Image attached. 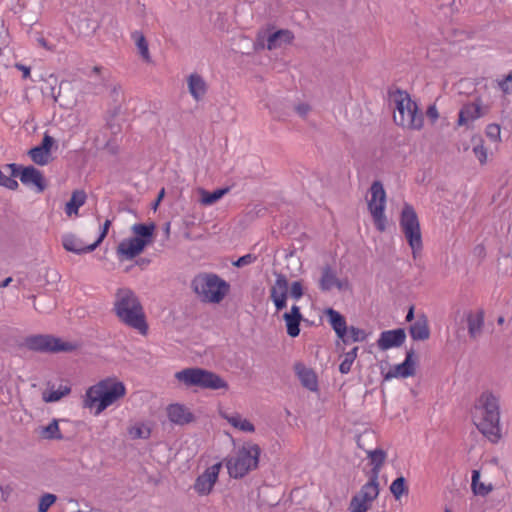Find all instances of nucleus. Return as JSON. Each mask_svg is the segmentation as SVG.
Here are the masks:
<instances>
[{
    "label": "nucleus",
    "instance_id": "f257e3e1",
    "mask_svg": "<svg viewBox=\"0 0 512 512\" xmlns=\"http://www.w3.org/2000/svg\"><path fill=\"white\" fill-rule=\"evenodd\" d=\"M500 395L492 390H484L475 401L474 418L479 431L491 442L500 440Z\"/></svg>",
    "mask_w": 512,
    "mask_h": 512
},
{
    "label": "nucleus",
    "instance_id": "f03ea898",
    "mask_svg": "<svg viewBox=\"0 0 512 512\" xmlns=\"http://www.w3.org/2000/svg\"><path fill=\"white\" fill-rule=\"evenodd\" d=\"M125 395L124 383L116 377H107L87 389L84 404L87 408H95V415H100Z\"/></svg>",
    "mask_w": 512,
    "mask_h": 512
},
{
    "label": "nucleus",
    "instance_id": "7ed1b4c3",
    "mask_svg": "<svg viewBox=\"0 0 512 512\" xmlns=\"http://www.w3.org/2000/svg\"><path fill=\"white\" fill-rule=\"evenodd\" d=\"M114 310L118 318L127 326L145 335L148 325L143 307L136 294L128 288H120L115 295Z\"/></svg>",
    "mask_w": 512,
    "mask_h": 512
},
{
    "label": "nucleus",
    "instance_id": "20e7f679",
    "mask_svg": "<svg viewBox=\"0 0 512 512\" xmlns=\"http://www.w3.org/2000/svg\"><path fill=\"white\" fill-rule=\"evenodd\" d=\"M390 101L394 109L393 119L398 126L410 130L423 127V114L407 92L397 90L391 94Z\"/></svg>",
    "mask_w": 512,
    "mask_h": 512
},
{
    "label": "nucleus",
    "instance_id": "39448f33",
    "mask_svg": "<svg viewBox=\"0 0 512 512\" xmlns=\"http://www.w3.org/2000/svg\"><path fill=\"white\" fill-rule=\"evenodd\" d=\"M191 287L197 297L205 303L218 304L228 294L230 285L214 273L196 275Z\"/></svg>",
    "mask_w": 512,
    "mask_h": 512
},
{
    "label": "nucleus",
    "instance_id": "423d86ee",
    "mask_svg": "<svg viewBox=\"0 0 512 512\" xmlns=\"http://www.w3.org/2000/svg\"><path fill=\"white\" fill-rule=\"evenodd\" d=\"M261 454L260 447L253 442H245L235 454L226 461V467L232 478H242L256 469Z\"/></svg>",
    "mask_w": 512,
    "mask_h": 512
},
{
    "label": "nucleus",
    "instance_id": "0eeeda50",
    "mask_svg": "<svg viewBox=\"0 0 512 512\" xmlns=\"http://www.w3.org/2000/svg\"><path fill=\"white\" fill-rule=\"evenodd\" d=\"M175 378L187 387L219 390L228 389V383L216 373L202 368H186L175 373Z\"/></svg>",
    "mask_w": 512,
    "mask_h": 512
},
{
    "label": "nucleus",
    "instance_id": "6e6552de",
    "mask_svg": "<svg viewBox=\"0 0 512 512\" xmlns=\"http://www.w3.org/2000/svg\"><path fill=\"white\" fill-rule=\"evenodd\" d=\"M399 226L412 250L413 257L416 258L423 248L422 234L417 213L408 203H405L402 208Z\"/></svg>",
    "mask_w": 512,
    "mask_h": 512
},
{
    "label": "nucleus",
    "instance_id": "1a4fd4ad",
    "mask_svg": "<svg viewBox=\"0 0 512 512\" xmlns=\"http://www.w3.org/2000/svg\"><path fill=\"white\" fill-rule=\"evenodd\" d=\"M386 205V193L381 182L374 181L370 187V199L368 209L372 215L375 226L379 231L386 229V217L384 214Z\"/></svg>",
    "mask_w": 512,
    "mask_h": 512
},
{
    "label": "nucleus",
    "instance_id": "9d476101",
    "mask_svg": "<svg viewBox=\"0 0 512 512\" xmlns=\"http://www.w3.org/2000/svg\"><path fill=\"white\" fill-rule=\"evenodd\" d=\"M24 346L37 352H60L72 351L76 345L62 341L60 338L50 335H33L25 338Z\"/></svg>",
    "mask_w": 512,
    "mask_h": 512
},
{
    "label": "nucleus",
    "instance_id": "9b49d317",
    "mask_svg": "<svg viewBox=\"0 0 512 512\" xmlns=\"http://www.w3.org/2000/svg\"><path fill=\"white\" fill-rule=\"evenodd\" d=\"M221 468V462L206 468L205 471L196 478L193 486L194 490L201 496L209 495L218 480Z\"/></svg>",
    "mask_w": 512,
    "mask_h": 512
},
{
    "label": "nucleus",
    "instance_id": "f8f14e48",
    "mask_svg": "<svg viewBox=\"0 0 512 512\" xmlns=\"http://www.w3.org/2000/svg\"><path fill=\"white\" fill-rule=\"evenodd\" d=\"M487 113L480 99L473 102L466 103L462 106L458 114V126H465L471 128L474 121L483 117Z\"/></svg>",
    "mask_w": 512,
    "mask_h": 512
},
{
    "label": "nucleus",
    "instance_id": "ddd939ff",
    "mask_svg": "<svg viewBox=\"0 0 512 512\" xmlns=\"http://www.w3.org/2000/svg\"><path fill=\"white\" fill-rule=\"evenodd\" d=\"M17 177L23 185L33 187L38 193L46 189L47 184L42 172L34 166H21Z\"/></svg>",
    "mask_w": 512,
    "mask_h": 512
},
{
    "label": "nucleus",
    "instance_id": "4468645a",
    "mask_svg": "<svg viewBox=\"0 0 512 512\" xmlns=\"http://www.w3.org/2000/svg\"><path fill=\"white\" fill-rule=\"evenodd\" d=\"M288 289L289 285L287 278L283 274H277L275 282L270 289V298L277 311L286 307Z\"/></svg>",
    "mask_w": 512,
    "mask_h": 512
},
{
    "label": "nucleus",
    "instance_id": "2eb2a0df",
    "mask_svg": "<svg viewBox=\"0 0 512 512\" xmlns=\"http://www.w3.org/2000/svg\"><path fill=\"white\" fill-rule=\"evenodd\" d=\"M405 339L406 333L404 329L387 330L380 334L377 346L380 350L386 351L391 348L400 347L405 342Z\"/></svg>",
    "mask_w": 512,
    "mask_h": 512
},
{
    "label": "nucleus",
    "instance_id": "dca6fc26",
    "mask_svg": "<svg viewBox=\"0 0 512 512\" xmlns=\"http://www.w3.org/2000/svg\"><path fill=\"white\" fill-rule=\"evenodd\" d=\"M413 354L414 352L412 350L408 351L405 360L402 363L391 367L390 370L384 375V379L389 381L393 378H407L413 376L415 373Z\"/></svg>",
    "mask_w": 512,
    "mask_h": 512
},
{
    "label": "nucleus",
    "instance_id": "f3484780",
    "mask_svg": "<svg viewBox=\"0 0 512 512\" xmlns=\"http://www.w3.org/2000/svg\"><path fill=\"white\" fill-rule=\"evenodd\" d=\"M147 245L145 241L140 238H128L122 240L118 247L117 253L126 260H131L138 256Z\"/></svg>",
    "mask_w": 512,
    "mask_h": 512
},
{
    "label": "nucleus",
    "instance_id": "a211bd4d",
    "mask_svg": "<svg viewBox=\"0 0 512 512\" xmlns=\"http://www.w3.org/2000/svg\"><path fill=\"white\" fill-rule=\"evenodd\" d=\"M167 416L176 425H185L194 419L192 412L185 405L179 403L167 407Z\"/></svg>",
    "mask_w": 512,
    "mask_h": 512
},
{
    "label": "nucleus",
    "instance_id": "6ab92c4d",
    "mask_svg": "<svg viewBox=\"0 0 512 512\" xmlns=\"http://www.w3.org/2000/svg\"><path fill=\"white\" fill-rule=\"evenodd\" d=\"M187 86L190 95L195 101L199 102L204 99L208 85L201 75L197 73L190 74L187 78Z\"/></svg>",
    "mask_w": 512,
    "mask_h": 512
},
{
    "label": "nucleus",
    "instance_id": "aec40b11",
    "mask_svg": "<svg viewBox=\"0 0 512 512\" xmlns=\"http://www.w3.org/2000/svg\"><path fill=\"white\" fill-rule=\"evenodd\" d=\"M220 416L225 419L232 427L241 432L253 433L255 431V426L248 419L244 418L237 412L221 411Z\"/></svg>",
    "mask_w": 512,
    "mask_h": 512
},
{
    "label": "nucleus",
    "instance_id": "412c9836",
    "mask_svg": "<svg viewBox=\"0 0 512 512\" xmlns=\"http://www.w3.org/2000/svg\"><path fill=\"white\" fill-rule=\"evenodd\" d=\"M21 166L15 163L6 164L3 169H0V186H3L10 190H16L18 188V182L15 178Z\"/></svg>",
    "mask_w": 512,
    "mask_h": 512
},
{
    "label": "nucleus",
    "instance_id": "4be33fe9",
    "mask_svg": "<svg viewBox=\"0 0 512 512\" xmlns=\"http://www.w3.org/2000/svg\"><path fill=\"white\" fill-rule=\"evenodd\" d=\"M325 313L328 316L329 323L336 335L346 342L348 327L345 318L333 308H328Z\"/></svg>",
    "mask_w": 512,
    "mask_h": 512
},
{
    "label": "nucleus",
    "instance_id": "5701e85b",
    "mask_svg": "<svg viewBox=\"0 0 512 512\" xmlns=\"http://www.w3.org/2000/svg\"><path fill=\"white\" fill-rule=\"evenodd\" d=\"M283 317L287 327V334L290 337L298 336L300 333L299 325L302 320L300 308L297 305H293L290 312L285 313Z\"/></svg>",
    "mask_w": 512,
    "mask_h": 512
},
{
    "label": "nucleus",
    "instance_id": "b1692460",
    "mask_svg": "<svg viewBox=\"0 0 512 512\" xmlns=\"http://www.w3.org/2000/svg\"><path fill=\"white\" fill-rule=\"evenodd\" d=\"M333 287H337L339 290L344 288V283L339 280L330 266H325L322 269V275L319 280V288L326 292L331 290Z\"/></svg>",
    "mask_w": 512,
    "mask_h": 512
},
{
    "label": "nucleus",
    "instance_id": "393cba45",
    "mask_svg": "<svg viewBox=\"0 0 512 512\" xmlns=\"http://www.w3.org/2000/svg\"><path fill=\"white\" fill-rule=\"evenodd\" d=\"M367 457L370 461V465L372 466L367 475L379 478L380 471L387 458V453L383 449L377 448L374 450H368Z\"/></svg>",
    "mask_w": 512,
    "mask_h": 512
},
{
    "label": "nucleus",
    "instance_id": "a878e982",
    "mask_svg": "<svg viewBox=\"0 0 512 512\" xmlns=\"http://www.w3.org/2000/svg\"><path fill=\"white\" fill-rule=\"evenodd\" d=\"M293 38L294 36L291 31L285 29L278 30L268 36L266 47L268 50L281 48L282 46L291 43Z\"/></svg>",
    "mask_w": 512,
    "mask_h": 512
},
{
    "label": "nucleus",
    "instance_id": "bb28decb",
    "mask_svg": "<svg viewBox=\"0 0 512 512\" xmlns=\"http://www.w3.org/2000/svg\"><path fill=\"white\" fill-rule=\"evenodd\" d=\"M295 370H296V373L304 387H306L310 391L317 390V388H318L317 376L312 369L307 368L303 364H296Z\"/></svg>",
    "mask_w": 512,
    "mask_h": 512
},
{
    "label": "nucleus",
    "instance_id": "cd10ccee",
    "mask_svg": "<svg viewBox=\"0 0 512 512\" xmlns=\"http://www.w3.org/2000/svg\"><path fill=\"white\" fill-rule=\"evenodd\" d=\"M86 199L87 195L83 190H75L65 205V214L68 217L78 216V210L85 204Z\"/></svg>",
    "mask_w": 512,
    "mask_h": 512
},
{
    "label": "nucleus",
    "instance_id": "c85d7f7f",
    "mask_svg": "<svg viewBox=\"0 0 512 512\" xmlns=\"http://www.w3.org/2000/svg\"><path fill=\"white\" fill-rule=\"evenodd\" d=\"M410 335L413 340L423 341L429 338L430 331L428 321L425 316L418 318L409 329Z\"/></svg>",
    "mask_w": 512,
    "mask_h": 512
},
{
    "label": "nucleus",
    "instance_id": "c756f323",
    "mask_svg": "<svg viewBox=\"0 0 512 512\" xmlns=\"http://www.w3.org/2000/svg\"><path fill=\"white\" fill-rule=\"evenodd\" d=\"M368 476V481L361 487L358 494L365 498L366 501L372 503L379 495V478L374 476Z\"/></svg>",
    "mask_w": 512,
    "mask_h": 512
},
{
    "label": "nucleus",
    "instance_id": "7c9ffc66",
    "mask_svg": "<svg viewBox=\"0 0 512 512\" xmlns=\"http://www.w3.org/2000/svg\"><path fill=\"white\" fill-rule=\"evenodd\" d=\"M63 247L69 251L76 254L88 253L93 250H89L88 246H84L82 241L75 237L73 234H65L62 237Z\"/></svg>",
    "mask_w": 512,
    "mask_h": 512
},
{
    "label": "nucleus",
    "instance_id": "2f4dec72",
    "mask_svg": "<svg viewBox=\"0 0 512 512\" xmlns=\"http://www.w3.org/2000/svg\"><path fill=\"white\" fill-rule=\"evenodd\" d=\"M131 38L133 39L141 58L145 62L150 63L152 59L149 52V45L143 33L140 31H134L131 34Z\"/></svg>",
    "mask_w": 512,
    "mask_h": 512
},
{
    "label": "nucleus",
    "instance_id": "473e14b6",
    "mask_svg": "<svg viewBox=\"0 0 512 512\" xmlns=\"http://www.w3.org/2000/svg\"><path fill=\"white\" fill-rule=\"evenodd\" d=\"M468 333L470 337L476 338L480 335L484 324L483 314L481 312L469 314L468 318Z\"/></svg>",
    "mask_w": 512,
    "mask_h": 512
},
{
    "label": "nucleus",
    "instance_id": "72a5a7b5",
    "mask_svg": "<svg viewBox=\"0 0 512 512\" xmlns=\"http://www.w3.org/2000/svg\"><path fill=\"white\" fill-rule=\"evenodd\" d=\"M71 389L67 385H60L58 388H50L43 392L42 398L46 403L57 402L70 393Z\"/></svg>",
    "mask_w": 512,
    "mask_h": 512
},
{
    "label": "nucleus",
    "instance_id": "f704fd0d",
    "mask_svg": "<svg viewBox=\"0 0 512 512\" xmlns=\"http://www.w3.org/2000/svg\"><path fill=\"white\" fill-rule=\"evenodd\" d=\"M154 229V224H134L132 226V231L135 234L134 238L144 240L146 245L152 241Z\"/></svg>",
    "mask_w": 512,
    "mask_h": 512
},
{
    "label": "nucleus",
    "instance_id": "c9c22d12",
    "mask_svg": "<svg viewBox=\"0 0 512 512\" xmlns=\"http://www.w3.org/2000/svg\"><path fill=\"white\" fill-rule=\"evenodd\" d=\"M229 192V188L217 189L213 192H208L204 189L200 190L201 203L205 206H210L220 200L225 194Z\"/></svg>",
    "mask_w": 512,
    "mask_h": 512
},
{
    "label": "nucleus",
    "instance_id": "e433bc0d",
    "mask_svg": "<svg viewBox=\"0 0 512 512\" xmlns=\"http://www.w3.org/2000/svg\"><path fill=\"white\" fill-rule=\"evenodd\" d=\"M128 434L131 439H148L151 429L146 423L137 422L129 427Z\"/></svg>",
    "mask_w": 512,
    "mask_h": 512
},
{
    "label": "nucleus",
    "instance_id": "4c0bfd02",
    "mask_svg": "<svg viewBox=\"0 0 512 512\" xmlns=\"http://www.w3.org/2000/svg\"><path fill=\"white\" fill-rule=\"evenodd\" d=\"M472 144H473L472 152H473L474 156L477 158V160L479 161V163L481 165L486 164L488 161V150L484 146V142H483L482 138H480V137L472 138Z\"/></svg>",
    "mask_w": 512,
    "mask_h": 512
},
{
    "label": "nucleus",
    "instance_id": "58836bf2",
    "mask_svg": "<svg viewBox=\"0 0 512 512\" xmlns=\"http://www.w3.org/2000/svg\"><path fill=\"white\" fill-rule=\"evenodd\" d=\"M40 435L44 439H57L61 440L63 435L60 432L58 420H52L47 426L41 427Z\"/></svg>",
    "mask_w": 512,
    "mask_h": 512
},
{
    "label": "nucleus",
    "instance_id": "ea45409f",
    "mask_svg": "<svg viewBox=\"0 0 512 512\" xmlns=\"http://www.w3.org/2000/svg\"><path fill=\"white\" fill-rule=\"evenodd\" d=\"M480 472L478 470L472 471V491L476 495L485 496L487 495L491 490V486H486L484 483L480 482Z\"/></svg>",
    "mask_w": 512,
    "mask_h": 512
},
{
    "label": "nucleus",
    "instance_id": "a19ab883",
    "mask_svg": "<svg viewBox=\"0 0 512 512\" xmlns=\"http://www.w3.org/2000/svg\"><path fill=\"white\" fill-rule=\"evenodd\" d=\"M371 504L369 501H366L365 498L361 497L360 494H356L352 497L349 505V511L350 512H367L368 509L371 507Z\"/></svg>",
    "mask_w": 512,
    "mask_h": 512
},
{
    "label": "nucleus",
    "instance_id": "79ce46f5",
    "mask_svg": "<svg viewBox=\"0 0 512 512\" xmlns=\"http://www.w3.org/2000/svg\"><path fill=\"white\" fill-rule=\"evenodd\" d=\"M32 161L38 165H46L50 161L51 153H46L39 146H36L28 152Z\"/></svg>",
    "mask_w": 512,
    "mask_h": 512
},
{
    "label": "nucleus",
    "instance_id": "37998d69",
    "mask_svg": "<svg viewBox=\"0 0 512 512\" xmlns=\"http://www.w3.org/2000/svg\"><path fill=\"white\" fill-rule=\"evenodd\" d=\"M358 347H354L352 350L348 351L344 354V359L339 365V371L342 374H347L350 372L352 364L354 363L357 357Z\"/></svg>",
    "mask_w": 512,
    "mask_h": 512
},
{
    "label": "nucleus",
    "instance_id": "c03bdc74",
    "mask_svg": "<svg viewBox=\"0 0 512 512\" xmlns=\"http://www.w3.org/2000/svg\"><path fill=\"white\" fill-rule=\"evenodd\" d=\"M390 491L397 500L406 494L408 490L405 485L404 477L396 478L390 485Z\"/></svg>",
    "mask_w": 512,
    "mask_h": 512
},
{
    "label": "nucleus",
    "instance_id": "a18cd8bd",
    "mask_svg": "<svg viewBox=\"0 0 512 512\" xmlns=\"http://www.w3.org/2000/svg\"><path fill=\"white\" fill-rule=\"evenodd\" d=\"M57 497L51 493L43 494L38 503V512H47L49 508L56 502Z\"/></svg>",
    "mask_w": 512,
    "mask_h": 512
},
{
    "label": "nucleus",
    "instance_id": "49530a36",
    "mask_svg": "<svg viewBox=\"0 0 512 512\" xmlns=\"http://www.w3.org/2000/svg\"><path fill=\"white\" fill-rule=\"evenodd\" d=\"M497 86L504 94H512V71L504 78L497 80Z\"/></svg>",
    "mask_w": 512,
    "mask_h": 512
},
{
    "label": "nucleus",
    "instance_id": "de8ad7c7",
    "mask_svg": "<svg viewBox=\"0 0 512 512\" xmlns=\"http://www.w3.org/2000/svg\"><path fill=\"white\" fill-rule=\"evenodd\" d=\"M365 338H366V333L364 330L354 327V326H351L350 328H348L346 341L351 339L354 342H360V341L365 340Z\"/></svg>",
    "mask_w": 512,
    "mask_h": 512
},
{
    "label": "nucleus",
    "instance_id": "09e8293b",
    "mask_svg": "<svg viewBox=\"0 0 512 512\" xmlns=\"http://www.w3.org/2000/svg\"><path fill=\"white\" fill-rule=\"evenodd\" d=\"M486 136L494 142L500 141L501 129L497 124H489L486 127Z\"/></svg>",
    "mask_w": 512,
    "mask_h": 512
},
{
    "label": "nucleus",
    "instance_id": "8fccbe9b",
    "mask_svg": "<svg viewBox=\"0 0 512 512\" xmlns=\"http://www.w3.org/2000/svg\"><path fill=\"white\" fill-rule=\"evenodd\" d=\"M110 224H111L110 220H106V221L104 222L103 227H102V230H101V233H100V235H99L98 239H97L94 243H92V244L88 245V249H89V250H95V249L98 247V245H99V244L102 242V240L106 237L107 232H108V229H109V227H110Z\"/></svg>",
    "mask_w": 512,
    "mask_h": 512
},
{
    "label": "nucleus",
    "instance_id": "3c124183",
    "mask_svg": "<svg viewBox=\"0 0 512 512\" xmlns=\"http://www.w3.org/2000/svg\"><path fill=\"white\" fill-rule=\"evenodd\" d=\"M256 260H257V257L255 255L246 254V255L238 258L235 262H233V265L236 267H244V266L254 263Z\"/></svg>",
    "mask_w": 512,
    "mask_h": 512
},
{
    "label": "nucleus",
    "instance_id": "603ef678",
    "mask_svg": "<svg viewBox=\"0 0 512 512\" xmlns=\"http://www.w3.org/2000/svg\"><path fill=\"white\" fill-rule=\"evenodd\" d=\"M290 294L295 300H299L303 296V287L300 281L291 284Z\"/></svg>",
    "mask_w": 512,
    "mask_h": 512
},
{
    "label": "nucleus",
    "instance_id": "864d4df0",
    "mask_svg": "<svg viewBox=\"0 0 512 512\" xmlns=\"http://www.w3.org/2000/svg\"><path fill=\"white\" fill-rule=\"evenodd\" d=\"M53 144H54V139L51 136L45 134L42 139V143H41V145H39V147L42 150H44V152L50 153Z\"/></svg>",
    "mask_w": 512,
    "mask_h": 512
},
{
    "label": "nucleus",
    "instance_id": "5fc2aeb1",
    "mask_svg": "<svg viewBox=\"0 0 512 512\" xmlns=\"http://www.w3.org/2000/svg\"><path fill=\"white\" fill-rule=\"evenodd\" d=\"M295 110L300 116L305 117L310 111V106L306 103H301L295 107Z\"/></svg>",
    "mask_w": 512,
    "mask_h": 512
},
{
    "label": "nucleus",
    "instance_id": "6e6d98bb",
    "mask_svg": "<svg viewBox=\"0 0 512 512\" xmlns=\"http://www.w3.org/2000/svg\"><path fill=\"white\" fill-rule=\"evenodd\" d=\"M426 114L427 117L430 118L433 122L436 121L439 117L438 110L435 106H429Z\"/></svg>",
    "mask_w": 512,
    "mask_h": 512
},
{
    "label": "nucleus",
    "instance_id": "4d7b16f0",
    "mask_svg": "<svg viewBox=\"0 0 512 512\" xmlns=\"http://www.w3.org/2000/svg\"><path fill=\"white\" fill-rule=\"evenodd\" d=\"M15 68H17L19 71L22 72V77L24 79H27L30 77V68L28 66L17 63V64H15Z\"/></svg>",
    "mask_w": 512,
    "mask_h": 512
},
{
    "label": "nucleus",
    "instance_id": "13d9d810",
    "mask_svg": "<svg viewBox=\"0 0 512 512\" xmlns=\"http://www.w3.org/2000/svg\"><path fill=\"white\" fill-rule=\"evenodd\" d=\"M413 318H414V308L410 307V309L408 310V313L406 315V321L410 322L413 320Z\"/></svg>",
    "mask_w": 512,
    "mask_h": 512
},
{
    "label": "nucleus",
    "instance_id": "bf43d9fd",
    "mask_svg": "<svg viewBox=\"0 0 512 512\" xmlns=\"http://www.w3.org/2000/svg\"><path fill=\"white\" fill-rule=\"evenodd\" d=\"M12 282V278L11 277H7L6 279H4L1 284H0V287L1 288H5L7 286H9V284Z\"/></svg>",
    "mask_w": 512,
    "mask_h": 512
},
{
    "label": "nucleus",
    "instance_id": "052dcab7",
    "mask_svg": "<svg viewBox=\"0 0 512 512\" xmlns=\"http://www.w3.org/2000/svg\"><path fill=\"white\" fill-rule=\"evenodd\" d=\"M38 43H39L42 47H44V48H46V49H48V50H50V49H51V47H50V46H48L47 41H46L44 38H39V39H38Z\"/></svg>",
    "mask_w": 512,
    "mask_h": 512
},
{
    "label": "nucleus",
    "instance_id": "680f3d73",
    "mask_svg": "<svg viewBox=\"0 0 512 512\" xmlns=\"http://www.w3.org/2000/svg\"><path fill=\"white\" fill-rule=\"evenodd\" d=\"M163 194H164V190H162L158 196V200H157V203L161 200V198L163 197Z\"/></svg>",
    "mask_w": 512,
    "mask_h": 512
},
{
    "label": "nucleus",
    "instance_id": "e2e57ef3",
    "mask_svg": "<svg viewBox=\"0 0 512 512\" xmlns=\"http://www.w3.org/2000/svg\"><path fill=\"white\" fill-rule=\"evenodd\" d=\"M446 512H450L449 510H446Z\"/></svg>",
    "mask_w": 512,
    "mask_h": 512
}]
</instances>
